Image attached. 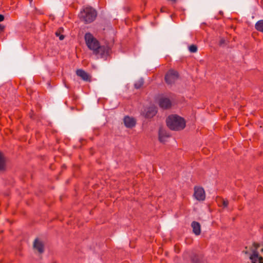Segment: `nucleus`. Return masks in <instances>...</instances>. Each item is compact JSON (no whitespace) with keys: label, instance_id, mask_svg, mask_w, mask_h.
Segmentation results:
<instances>
[{"label":"nucleus","instance_id":"9d476101","mask_svg":"<svg viewBox=\"0 0 263 263\" xmlns=\"http://www.w3.org/2000/svg\"><path fill=\"white\" fill-rule=\"evenodd\" d=\"M33 248L36 250L38 252L42 254L44 251V245L43 242L39 239L36 238L33 242Z\"/></svg>","mask_w":263,"mask_h":263},{"label":"nucleus","instance_id":"aec40b11","mask_svg":"<svg viewBox=\"0 0 263 263\" xmlns=\"http://www.w3.org/2000/svg\"><path fill=\"white\" fill-rule=\"evenodd\" d=\"M222 206L223 208H227L229 204V201L227 199H221Z\"/></svg>","mask_w":263,"mask_h":263},{"label":"nucleus","instance_id":"5701e85b","mask_svg":"<svg viewBox=\"0 0 263 263\" xmlns=\"http://www.w3.org/2000/svg\"><path fill=\"white\" fill-rule=\"evenodd\" d=\"M4 20V16L2 14H0V22H2Z\"/></svg>","mask_w":263,"mask_h":263},{"label":"nucleus","instance_id":"f8f14e48","mask_svg":"<svg viewBox=\"0 0 263 263\" xmlns=\"http://www.w3.org/2000/svg\"><path fill=\"white\" fill-rule=\"evenodd\" d=\"M124 123L126 127L132 128L135 126L136 121L134 118L126 116L124 118Z\"/></svg>","mask_w":263,"mask_h":263},{"label":"nucleus","instance_id":"f03ea898","mask_svg":"<svg viewBox=\"0 0 263 263\" xmlns=\"http://www.w3.org/2000/svg\"><path fill=\"white\" fill-rule=\"evenodd\" d=\"M97 15V11L91 7H86L81 11L79 16L81 21L89 24L95 21Z\"/></svg>","mask_w":263,"mask_h":263},{"label":"nucleus","instance_id":"39448f33","mask_svg":"<svg viewBox=\"0 0 263 263\" xmlns=\"http://www.w3.org/2000/svg\"><path fill=\"white\" fill-rule=\"evenodd\" d=\"M259 243L254 242L252 246L250 248V250L252 254L250 256V259L251 260L252 263H258V249L260 247Z\"/></svg>","mask_w":263,"mask_h":263},{"label":"nucleus","instance_id":"412c9836","mask_svg":"<svg viewBox=\"0 0 263 263\" xmlns=\"http://www.w3.org/2000/svg\"><path fill=\"white\" fill-rule=\"evenodd\" d=\"M226 44V41L224 38H221L219 41V45L220 46H223Z\"/></svg>","mask_w":263,"mask_h":263},{"label":"nucleus","instance_id":"0eeeda50","mask_svg":"<svg viewBox=\"0 0 263 263\" xmlns=\"http://www.w3.org/2000/svg\"><path fill=\"white\" fill-rule=\"evenodd\" d=\"M158 104L161 108L165 109L170 108L172 105L170 100L164 97H161L159 99Z\"/></svg>","mask_w":263,"mask_h":263},{"label":"nucleus","instance_id":"1a4fd4ad","mask_svg":"<svg viewBox=\"0 0 263 263\" xmlns=\"http://www.w3.org/2000/svg\"><path fill=\"white\" fill-rule=\"evenodd\" d=\"M76 74L85 81L90 82L91 81V76L83 69L77 70Z\"/></svg>","mask_w":263,"mask_h":263},{"label":"nucleus","instance_id":"9b49d317","mask_svg":"<svg viewBox=\"0 0 263 263\" xmlns=\"http://www.w3.org/2000/svg\"><path fill=\"white\" fill-rule=\"evenodd\" d=\"M145 111L144 116L146 118H153L157 112L156 107L153 106L147 107Z\"/></svg>","mask_w":263,"mask_h":263},{"label":"nucleus","instance_id":"6ab92c4d","mask_svg":"<svg viewBox=\"0 0 263 263\" xmlns=\"http://www.w3.org/2000/svg\"><path fill=\"white\" fill-rule=\"evenodd\" d=\"M189 49L191 52L195 53L197 51V47L195 45H191L189 46Z\"/></svg>","mask_w":263,"mask_h":263},{"label":"nucleus","instance_id":"ddd939ff","mask_svg":"<svg viewBox=\"0 0 263 263\" xmlns=\"http://www.w3.org/2000/svg\"><path fill=\"white\" fill-rule=\"evenodd\" d=\"M191 227L193 229V232L196 235H199L201 233V226L199 222L196 221L192 222Z\"/></svg>","mask_w":263,"mask_h":263},{"label":"nucleus","instance_id":"f3484780","mask_svg":"<svg viewBox=\"0 0 263 263\" xmlns=\"http://www.w3.org/2000/svg\"><path fill=\"white\" fill-rule=\"evenodd\" d=\"M191 260L193 263H201L200 259L197 255H193L191 258Z\"/></svg>","mask_w":263,"mask_h":263},{"label":"nucleus","instance_id":"393cba45","mask_svg":"<svg viewBox=\"0 0 263 263\" xmlns=\"http://www.w3.org/2000/svg\"><path fill=\"white\" fill-rule=\"evenodd\" d=\"M64 38V36L63 35H61L59 36V39L60 40H63Z\"/></svg>","mask_w":263,"mask_h":263},{"label":"nucleus","instance_id":"cd10ccee","mask_svg":"<svg viewBox=\"0 0 263 263\" xmlns=\"http://www.w3.org/2000/svg\"><path fill=\"white\" fill-rule=\"evenodd\" d=\"M245 253H246V254H247V253H248L247 251H246V252H245Z\"/></svg>","mask_w":263,"mask_h":263},{"label":"nucleus","instance_id":"6e6552de","mask_svg":"<svg viewBox=\"0 0 263 263\" xmlns=\"http://www.w3.org/2000/svg\"><path fill=\"white\" fill-rule=\"evenodd\" d=\"M109 52V48L105 46H99L95 51L93 52V54L99 55L101 58H104L107 55Z\"/></svg>","mask_w":263,"mask_h":263},{"label":"nucleus","instance_id":"dca6fc26","mask_svg":"<svg viewBox=\"0 0 263 263\" xmlns=\"http://www.w3.org/2000/svg\"><path fill=\"white\" fill-rule=\"evenodd\" d=\"M255 29L261 32H263V20H259L255 25Z\"/></svg>","mask_w":263,"mask_h":263},{"label":"nucleus","instance_id":"a211bd4d","mask_svg":"<svg viewBox=\"0 0 263 263\" xmlns=\"http://www.w3.org/2000/svg\"><path fill=\"white\" fill-rule=\"evenodd\" d=\"M143 81L142 80H140L135 84V87L136 89H139L143 86Z\"/></svg>","mask_w":263,"mask_h":263},{"label":"nucleus","instance_id":"b1692460","mask_svg":"<svg viewBox=\"0 0 263 263\" xmlns=\"http://www.w3.org/2000/svg\"><path fill=\"white\" fill-rule=\"evenodd\" d=\"M4 29V26L0 24V31H3Z\"/></svg>","mask_w":263,"mask_h":263},{"label":"nucleus","instance_id":"2eb2a0df","mask_svg":"<svg viewBox=\"0 0 263 263\" xmlns=\"http://www.w3.org/2000/svg\"><path fill=\"white\" fill-rule=\"evenodd\" d=\"M6 159L4 154L0 151V170H4L6 166Z\"/></svg>","mask_w":263,"mask_h":263},{"label":"nucleus","instance_id":"7ed1b4c3","mask_svg":"<svg viewBox=\"0 0 263 263\" xmlns=\"http://www.w3.org/2000/svg\"><path fill=\"white\" fill-rule=\"evenodd\" d=\"M85 40L89 49L92 50L93 52L98 48L100 45L99 41L90 33L85 34Z\"/></svg>","mask_w":263,"mask_h":263},{"label":"nucleus","instance_id":"bb28decb","mask_svg":"<svg viewBox=\"0 0 263 263\" xmlns=\"http://www.w3.org/2000/svg\"><path fill=\"white\" fill-rule=\"evenodd\" d=\"M260 252H261V253H263V248H261V249H260Z\"/></svg>","mask_w":263,"mask_h":263},{"label":"nucleus","instance_id":"423d86ee","mask_svg":"<svg viewBox=\"0 0 263 263\" xmlns=\"http://www.w3.org/2000/svg\"><path fill=\"white\" fill-rule=\"evenodd\" d=\"M194 196L199 201H203L205 198V192L202 187L195 186L194 187Z\"/></svg>","mask_w":263,"mask_h":263},{"label":"nucleus","instance_id":"f257e3e1","mask_svg":"<svg viewBox=\"0 0 263 263\" xmlns=\"http://www.w3.org/2000/svg\"><path fill=\"white\" fill-rule=\"evenodd\" d=\"M166 122L168 128L173 130H180L185 127L184 119L176 115L168 116Z\"/></svg>","mask_w":263,"mask_h":263},{"label":"nucleus","instance_id":"a878e982","mask_svg":"<svg viewBox=\"0 0 263 263\" xmlns=\"http://www.w3.org/2000/svg\"><path fill=\"white\" fill-rule=\"evenodd\" d=\"M55 35H56L57 36H60V33H59V32H58V31H57V32H55Z\"/></svg>","mask_w":263,"mask_h":263},{"label":"nucleus","instance_id":"20e7f679","mask_svg":"<svg viewBox=\"0 0 263 263\" xmlns=\"http://www.w3.org/2000/svg\"><path fill=\"white\" fill-rule=\"evenodd\" d=\"M178 78V72L176 70L171 69L166 73L164 79L167 84L172 85L176 82Z\"/></svg>","mask_w":263,"mask_h":263},{"label":"nucleus","instance_id":"4468645a","mask_svg":"<svg viewBox=\"0 0 263 263\" xmlns=\"http://www.w3.org/2000/svg\"><path fill=\"white\" fill-rule=\"evenodd\" d=\"M170 137V135L162 128H160L159 130V139L161 142H164L165 138Z\"/></svg>","mask_w":263,"mask_h":263},{"label":"nucleus","instance_id":"4be33fe9","mask_svg":"<svg viewBox=\"0 0 263 263\" xmlns=\"http://www.w3.org/2000/svg\"><path fill=\"white\" fill-rule=\"evenodd\" d=\"M258 263H263V257L258 255Z\"/></svg>","mask_w":263,"mask_h":263}]
</instances>
